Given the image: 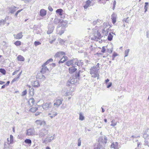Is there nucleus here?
I'll list each match as a JSON object with an SVG mask.
<instances>
[{
  "instance_id": "nucleus-1",
  "label": "nucleus",
  "mask_w": 149,
  "mask_h": 149,
  "mask_svg": "<svg viewBox=\"0 0 149 149\" xmlns=\"http://www.w3.org/2000/svg\"><path fill=\"white\" fill-rule=\"evenodd\" d=\"M48 131L49 128L48 126H45L39 131V137L42 139L46 135L48 134Z\"/></svg>"
},
{
  "instance_id": "nucleus-2",
  "label": "nucleus",
  "mask_w": 149,
  "mask_h": 149,
  "mask_svg": "<svg viewBox=\"0 0 149 149\" xmlns=\"http://www.w3.org/2000/svg\"><path fill=\"white\" fill-rule=\"evenodd\" d=\"M103 29L102 32L105 36H107L108 34V33L109 31V24L108 23L104 22L103 24Z\"/></svg>"
},
{
  "instance_id": "nucleus-3",
  "label": "nucleus",
  "mask_w": 149,
  "mask_h": 149,
  "mask_svg": "<svg viewBox=\"0 0 149 149\" xmlns=\"http://www.w3.org/2000/svg\"><path fill=\"white\" fill-rule=\"evenodd\" d=\"M98 70L92 67L90 69V73L91 74L92 77L94 78L97 77L98 79L99 78V75L98 74Z\"/></svg>"
},
{
  "instance_id": "nucleus-4",
  "label": "nucleus",
  "mask_w": 149,
  "mask_h": 149,
  "mask_svg": "<svg viewBox=\"0 0 149 149\" xmlns=\"http://www.w3.org/2000/svg\"><path fill=\"white\" fill-rule=\"evenodd\" d=\"M82 72L81 70H79L78 72H77L75 74V78L71 79L70 81L72 84H74L76 83L77 81V79H79L80 76V73Z\"/></svg>"
},
{
  "instance_id": "nucleus-5",
  "label": "nucleus",
  "mask_w": 149,
  "mask_h": 149,
  "mask_svg": "<svg viewBox=\"0 0 149 149\" xmlns=\"http://www.w3.org/2000/svg\"><path fill=\"white\" fill-rule=\"evenodd\" d=\"M42 107L44 109L47 110L52 108V103L48 102L45 103H44L42 104Z\"/></svg>"
},
{
  "instance_id": "nucleus-6",
  "label": "nucleus",
  "mask_w": 149,
  "mask_h": 149,
  "mask_svg": "<svg viewBox=\"0 0 149 149\" xmlns=\"http://www.w3.org/2000/svg\"><path fill=\"white\" fill-rule=\"evenodd\" d=\"M101 38V34L98 31L95 32L94 33V37L92 38V40H93L98 41Z\"/></svg>"
},
{
  "instance_id": "nucleus-7",
  "label": "nucleus",
  "mask_w": 149,
  "mask_h": 149,
  "mask_svg": "<svg viewBox=\"0 0 149 149\" xmlns=\"http://www.w3.org/2000/svg\"><path fill=\"white\" fill-rule=\"evenodd\" d=\"M63 101V99L62 98H58L56 100V102L54 104L55 107H58L62 104Z\"/></svg>"
},
{
  "instance_id": "nucleus-8",
  "label": "nucleus",
  "mask_w": 149,
  "mask_h": 149,
  "mask_svg": "<svg viewBox=\"0 0 149 149\" xmlns=\"http://www.w3.org/2000/svg\"><path fill=\"white\" fill-rule=\"evenodd\" d=\"M54 139V137L52 136H50L49 135H47L46 138L43 140L42 143H47L48 142H50L52 141Z\"/></svg>"
},
{
  "instance_id": "nucleus-9",
  "label": "nucleus",
  "mask_w": 149,
  "mask_h": 149,
  "mask_svg": "<svg viewBox=\"0 0 149 149\" xmlns=\"http://www.w3.org/2000/svg\"><path fill=\"white\" fill-rule=\"evenodd\" d=\"M18 8H19L12 5L8 7V10L9 12V13L12 14H13L15 12Z\"/></svg>"
},
{
  "instance_id": "nucleus-10",
  "label": "nucleus",
  "mask_w": 149,
  "mask_h": 149,
  "mask_svg": "<svg viewBox=\"0 0 149 149\" xmlns=\"http://www.w3.org/2000/svg\"><path fill=\"white\" fill-rule=\"evenodd\" d=\"M35 130L33 128L28 129L27 130L26 135L28 136H32L34 135Z\"/></svg>"
},
{
  "instance_id": "nucleus-11",
  "label": "nucleus",
  "mask_w": 149,
  "mask_h": 149,
  "mask_svg": "<svg viewBox=\"0 0 149 149\" xmlns=\"http://www.w3.org/2000/svg\"><path fill=\"white\" fill-rule=\"evenodd\" d=\"M42 73L40 72L38 73L36 75V79H40L42 81H43L45 79V76L42 74Z\"/></svg>"
},
{
  "instance_id": "nucleus-12",
  "label": "nucleus",
  "mask_w": 149,
  "mask_h": 149,
  "mask_svg": "<svg viewBox=\"0 0 149 149\" xmlns=\"http://www.w3.org/2000/svg\"><path fill=\"white\" fill-rule=\"evenodd\" d=\"M34 100L33 98H31L28 101V106L29 107H32L34 104Z\"/></svg>"
},
{
  "instance_id": "nucleus-13",
  "label": "nucleus",
  "mask_w": 149,
  "mask_h": 149,
  "mask_svg": "<svg viewBox=\"0 0 149 149\" xmlns=\"http://www.w3.org/2000/svg\"><path fill=\"white\" fill-rule=\"evenodd\" d=\"M22 34V32H21L17 34H14L13 36L15 38L17 39H19L22 38L23 36V35Z\"/></svg>"
},
{
  "instance_id": "nucleus-14",
  "label": "nucleus",
  "mask_w": 149,
  "mask_h": 149,
  "mask_svg": "<svg viewBox=\"0 0 149 149\" xmlns=\"http://www.w3.org/2000/svg\"><path fill=\"white\" fill-rule=\"evenodd\" d=\"M117 15L114 13H113L111 15V19L112 20V22L113 24H114L116 22V19Z\"/></svg>"
},
{
  "instance_id": "nucleus-15",
  "label": "nucleus",
  "mask_w": 149,
  "mask_h": 149,
  "mask_svg": "<svg viewBox=\"0 0 149 149\" xmlns=\"http://www.w3.org/2000/svg\"><path fill=\"white\" fill-rule=\"evenodd\" d=\"M65 53L63 52L60 51L57 52L55 55L54 57L56 58L57 57H59L61 56L65 55Z\"/></svg>"
},
{
  "instance_id": "nucleus-16",
  "label": "nucleus",
  "mask_w": 149,
  "mask_h": 149,
  "mask_svg": "<svg viewBox=\"0 0 149 149\" xmlns=\"http://www.w3.org/2000/svg\"><path fill=\"white\" fill-rule=\"evenodd\" d=\"M40 83L38 80H36L32 82L33 86L35 88H38L40 86Z\"/></svg>"
},
{
  "instance_id": "nucleus-17",
  "label": "nucleus",
  "mask_w": 149,
  "mask_h": 149,
  "mask_svg": "<svg viewBox=\"0 0 149 149\" xmlns=\"http://www.w3.org/2000/svg\"><path fill=\"white\" fill-rule=\"evenodd\" d=\"M102 23V21L100 19H97V20L94 21L92 24L93 25H100L101 23Z\"/></svg>"
},
{
  "instance_id": "nucleus-18",
  "label": "nucleus",
  "mask_w": 149,
  "mask_h": 149,
  "mask_svg": "<svg viewBox=\"0 0 149 149\" xmlns=\"http://www.w3.org/2000/svg\"><path fill=\"white\" fill-rule=\"evenodd\" d=\"M46 11L44 9H41L40 12V15L42 17H43L45 16L46 15Z\"/></svg>"
},
{
  "instance_id": "nucleus-19",
  "label": "nucleus",
  "mask_w": 149,
  "mask_h": 149,
  "mask_svg": "<svg viewBox=\"0 0 149 149\" xmlns=\"http://www.w3.org/2000/svg\"><path fill=\"white\" fill-rule=\"evenodd\" d=\"M35 123L38 125H44L45 124V122L44 121H42L40 120H37L36 121Z\"/></svg>"
},
{
  "instance_id": "nucleus-20",
  "label": "nucleus",
  "mask_w": 149,
  "mask_h": 149,
  "mask_svg": "<svg viewBox=\"0 0 149 149\" xmlns=\"http://www.w3.org/2000/svg\"><path fill=\"white\" fill-rule=\"evenodd\" d=\"M111 148H113L114 149H118V144L117 142H113L111 145Z\"/></svg>"
},
{
  "instance_id": "nucleus-21",
  "label": "nucleus",
  "mask_w": 149,
  "mask_h": 149,
  "mask_svg": "<svg viewBox=\"0 0 149 149\" xmlns=\"http://www.w3.org/2000/svg\"><path fill=\"white\" fill-rule=\"evenodd\" d=\"M69 70L70 73L72 74L77 70V69L75 68V66H72L69 68Z\"/></svg>"
},
{
  "instance_id": "nucleus-22",
  "label": "nucleus",
  "mask_w": 149,
  "mask_h": 149,
  "mask_svg": "<svg viewBox=\"0 0 149 149\" xmlns=\"http://www.w3.org/2000/svg\"><path fill=\"white\" fill-rule=\"evenodd\" d=\"M68 58L66 56H63L61 58L60 61L58 62L59 63H64L66 61L68 60Z\"/></svg>"
},
{
  "instance_id": "nucleus-23",
  "label": "nucleus",
  "mask_w": 149,
  "mask_h": 149,
  "mask_svg": "<svg viewBox=\"0 0 149 149\" xmlns=\"http://www.w3.org/2000/svg\"><path fill=\"white\" fill-rule=\"evenodd\" d=\"M42 68L40 71V72L44 73L45 72L47 71H48V69L47 66H43V65H42Z\"/></svg>"
},
{
  "instance_id": "nucleus-24",
  "label": "nucleus",
  "mask_w": 149,
  "mask_h": 149,
  "mask_svg": "<svg viewBox=\"0 0 149 149\" xmlns=\"http://www.w3.org/2000/svg\"><path fill=\"white\" fill-rule=\"evenodd\" d=\"M57 113L55 112H51V113H49L48 115L49 117L52 118L55 117L57 115Z\"/></svg>"
},
{
  "instance_id": "nucleus-25",
  "label": "nucleus",
  "mask_w": 149,
  "mask_h": 149,
  "mask_svg": "<svg viewBox=\"0 0 149 149\" xmlns=\"http://www.w3.org/2000/svg\"><path fill=\"white\" fill-rule=\"evenodd\" d=\"M91 3V1L89 0L87 1L86 2V4L84 6V8L85 9L87 8L88 7L90 6Z\"/></svg>"
},
{
  "instance_id": "nucleus-26",
  "label": "nucleus",
  "mask_w": 149,
  "mask_h": 149,
  "mask_svg": "<svg viewBox=\"0 0 149 149\" xmlns=\"http://www.w3.org/2000/svg\"><path fill=\"white\" fill-rule=\"evenodd\" d=\"M63 10L61 9H57L56 10V13L59 14V15L60 16H61L63 15Z\"/></svg>"
},
{
  "instance_id": "nucleus-27",
  "label": "nucleus",
  "mask_w": 149,
  "mask_h": 149,
  "mask_svg": "<svg viewBox=\"0 0 149 149\" xmlns=\"http://www.w3.org/2000/svg\"><path fill=\"white\" fill-rule=\"evenodd\" d=\"M56 40V38L54 36H52L51 38L49 39V42L50 44H52Z\"/></svg>"
},
{
  "instance_id": "nucleus-28",
  "label": "nucleus",
  "mask_w": 149,
  "mask_h": 149,
  "mask_svg": "<svg viewBox=\"0 0 149 149\" xmlns=\"http://www.w3.org/2000/svg\"><path fill=\"white\" fill-rule=\"evenodd\" d=\"M60 19L57 18H55L54 21V23L55 24H57L58 23L60 22L61 23L62 22V20L61 21Z\"/></svg>"
},
{
  "instance_id": "nucleus-29",
  "label": "nucleus",
  "mask_w": 149,
  "mask_h": 149,
  "mask_svg": "<svg viewBox=\"0 0 149 149\" xmlns=\"http://www.w3.org/2000/svg\"><path fill=\"white\" fill-rule=\"evenodd\" d=\"M111 33H112L113 34H114L115 35V34H114L113 33L111 32V33H109L108 36L107 37V39L109 41H111L113 39V35L111 34Z\"/></svg>"
},
{
  "instance_id": "nucleus-30",
  "label": "nucleus",
  "mask_w": 149,
  "mask_h": 149,
  "mask_svg": "<svg viewBox=\"0 0 149 149\" xmlns=\"http://www.w3.org/2000/svg\"><path fill=\"white\" fill-rule=\"evenodd\" d=\"M24 142L26 144L29 145V146L31 145L32 143L31 140L30 139H26L24 140Z\"/></svg>"
},
{
  "instance_id": "nucleus-31",
  "label": "nucleus",
  "mask_w": 149,
  "mask_h": 149,
  "mask_svg": "<svg viewBox=\"0 0 149 149\" xmlns=\"http://www.w3.org/2000/svg\"><path fill=\"white\" fill-rule=\"evenodd\" d=\"M17 58L18 61H24V58L23 56L20 55L18 56Z\"/></svg>"
},
{
  "instance_id": "nucleus-32",
  "label": "nucleus",
  "mask_w": 149,
  "mask_h": 149,
  "mask_svg": "<svg viewBox=\"0 0 149 149\" xmlns=\"http://www.w3.org/2000/svg\"><path fill=\"white\" fill-rule=\"evenodd\" d=\"M72 64L73 66L74 65H77L78 60L77 58H74L72 60Z\"/></svg>"
},
{
  "instance_id": "nucleus-33",
  "label": "nucleus",
  "mask_w": 149,
  "mask_h": 149,
  "mask_svg": "<svg viewBox=\"0 0 149 149\" xmlns=\"http://www.w3.org/2000/svg\"><path fill=\"white\" fill-rule=\"evenodd\" d=\"M145 4L144 9H145L144 13H145L147 11L148 7V2H146Z\"/></svg>"
},
{
  "instance_id": "nucleus-34",
  "label": "nucleus",
  "mask_w": 149,
  "mask_h": 149,
  "mask_svg": "<svg viewBox=\"0 0 149 149\" xmlns=\"http://www.w3.org/2000/svg\"><path fill=\"white\" fill-rule=\"evenodd\" d=\"M65 65H66L68 66H69L70 65H72V66L73 65L72 64V60H69L67 61L65 63Z\"/></svg>"
},
{
  "instance_id": "nucleus-35",
  "label": "nucleus",
  "mask_w": 149,
  "mask_h": 149,
  "mask_svg": "<svg viewBox=\"0 0 149 149\" xmlns=\"http://www.w3.org/2000/svg\"><path fill=\"white\" fill-rule=\"evenodd\" d=\"M38 109V108L36 107L31 108L30 110L29 111L30 112H34Z\"/></svg>"
},
{
  "instance_id": "nucleus-36",
  "label": "nucleus",
  "mask_w": 149,
  "mask_h": 149,
  "mask_svg": "<svg viewBox=\"0 0 149 149\" xmlns=\"http://www.w3.org/2000/svg\"><path fill=\"white\" fill-rule=\"evenodd\" d=\"M83 65V62L81 60L78 61V60L77 65L79 66H81Z\"/></svg>"
},
{
  "instance_id": "nucleus-37",
  "label": "nucleus",
  "mask_w": 149,
  "mask_h": 149,
  "mask_svg": "<svg viewBox=\"0 0 149 149\" xmlns=\"http://www.w3.org/2000/svg\"><path fill=\"white\" fill-rule=\"evenodd\" d=\"M145 144L146 145H147L149 146V137L148 138L145 139Z\"/></svg>"
},
{
  "instance_id": "nucleus-38",
  "label": "nucleus",
  "mask_w": 149,
  "mask_h": 149,
  "mask_svg": "<svg viewBox=\"0 0 149 149\" xmlns=\"http://www.w3.org/2000/svg\"><path fill=\"white\" fill-rule=\"evenodd\" d=\"M58 40L60 43L61 45L64 44V43L65 42V41H64V40L63 39H62L61 38H58Z\"/></svg>"
},
{
  "instance_id": "nucleus-39",
  "label": "nucleus",
  "mask_w": 149,
  "mask_h": 149,
  "mask_svg": "<svg viewBox=\"0 0 149 149\" xmlns=\"http://www.w3.org/2000/svg\"><path fill=\"white\" fill-rule=\"evenodd\" d=\"M130 50L129 49H126L125 50V57L127 56Z\"/></svg>"
},
{
  "instance_id": "nucleus-40",
  "label": "nucleus",
  "mask_w": 149,
  "mask_h": 149,
  "mask_svg": "<svg viewBox=\"0 0 149 149\" xmlns=\"http://www.w3.org/2000/svg\"><path fill=\"white\" fill-rule=\"evenodd\" d=\"M84 119V116L81 114H79V119L81 120H83Z\"/></svg>"
},
{
  "instance_id": "nucleus-41",
  "label": "nucleus",
  "mask_w": 149,
  "mask_h": 149,
  "mask_svg": "<svg viewBox=\"0 0 149 149\" xmlns=\"http://www.w3.org/2000/svg\"><path fill=\"white\" fill-rule=\"evenodd\" d=\"M0 72L4 75L6 73V70L3 68H0Z\"/></svg>"
},
{
  "instance_id": "nucleus-42",
  "label": "nucleus",
  "mask_w": 149,
  "mask_h": 149,
  "mask_svg": "<svg viewBox=\"0 0 149 149\" xmlns=\"http://www.w3.org/2000/svg\"><path fill=\"white\" fill-rule=\"evenodd\" d=\"M63 29H64L63 28H61V29L59 31L58 34L60 35L61 36V35H62V34L64 33V31Z\"/></svg>"
},
{
  "instance_id": "nucleus-43",
  "label": "nucleus",
  "mask_w": 149,
  "mask_h": 149,
  "mask_svg": "<svg viewBox=\"0 0 149 149\" xmlns=\"http://www.w3.org/2000/svg\"><path fill=\"white\" fill-rule=\"evenodd\" d=\"M14 44L16 46H19L21 45V42L19 41H17L14 43Z\"/></svg>"
},
{
  "instance_id": "nucleus-44",
  "label": "nucleus",
  "mask_w": 149,
  "mask_h": 149,
  "mask_svg": "<svg viewBox=\"0 0 149 149\" xmlns=\"http://www.w3.org/2000/svg\"><path fill=\"white\" fill-rule=\"evenodd\" d=\"M149 136V135L148 134H147L146 133H145L143 134V137L145 138V139L148 138Z\"/></svg>"
},
{
  "instance_id": "nucleus-45",
  "label": "nucleus",
  "mask_w": 149,
  "mask_h": 149,
  "mask_svg": "<svg viewBox=\"0 0 149 149\" xmlns=\"http://www.w3.org/2000/svg\"><path fill=\"white\" fill-rule=\"evenodd\" d=\"M123 22H125L126 23H128L129 21V17H127L126 18H124L123 20Z\"/></svg>"
},
{
  "instance_id": "nucleus-46",
  "label": "nucleus",
  "mask_w": 149,
  "mask_h": 149,
  "mask_svg": "<svg viewBox=\"0 0 149 149\" xmlns=\"http://www.w3.org/2000/svg\"><path fill=\"white\" fill-rule=\"evenodd\" d=\"M41 44V43L39 41H36L34 42V44L36 47L38 45H40Z\"/></svg>"
},
{
  "instance_id": "nucleus-47",
  "label": "nucleus",
  "mask_w": 149,
  "mask_h": 149,
  "mask_svg": "<svg viewBox=\"0 0 149 149\" xmlns=\"http://www.w3.org/2000/svg\"><path fill=\"white\" fill-rule=\"evenodd\" d=\"M6 20L3 19H1L0 20V26L1 25H4L5 24Z\"/></svg>"
},
{
  "instance_id": "nucleus-48",
  "label": "nucleus",
  "mask_w": 149,
  "mask_h": 149,
  "mask_svg": "<svg viewBox=\"0 0 149 149\" xmlns=\"http://www.w3.org/2000/svg\"><path fill=\"white\" fill-rule=\"evenodd\" d=\"M116 1H114L113 3V6L112 7V9L114 10L115 8L116 5Z\"/></svg>"
},
{
  "instance_id": "nucleus-49",
  "label": "nucleus",
  "mask_w": 149,
  "mask_h": 149,
  "mask_svg": "<svg viewBox=\"0 0 149 149\" xmlns=\"http://www.w3.org/2000/svg\"><path fill=\"white\" fill-rule=\"evenodd\" d=\"M53 31V29H48L47 32V33L48 34H50L52 33Z\"/></svg>"
},
{
  "instance_id": "nucleus-50",
  "label": "nucleus",
  "mask_w": 149,
  "mask_h": 149,
  "mask_svg": "<svg viewBox=\"0 0 149 149\" xmlns=\"http://www.w3.org/2000/svg\"><path fill=\"white\" fill-rule=\"evenodd\" d=\"M13 136L11 135H10V143H11L13 141Z\"/></svg>"
},
{
  "instance_id": "nucleus-51",
  "label": "nucleus",
  "mask_w": 149,
  "mask_h": 149,
  "mask_svg": "<svg viewBox=\"0 0 149 149\" xmlns=\"http://www.w3.org/2000/svg\"><path fill=\"white\" fill-rule=\"evenodd\" d=\"M27 93V91L26 90L25 91H24L22 93V96H24L26 95Z\"/></svg>"
},
{
  "instance_id": "nucleus-52",
  "label": "nucleus",
  "mask_w": 149,
  "mask_h": 149,
  "mask_svg": "<svg viewBox=\"0 0 149 149\" xmlns=\"http://www.w3.org/2000/svg\"><path fill=\"white\" fill-rule=\"evenodd\" d=\"M107 52L109 54L111 53L112 52V48L111 49H108Z\"/></svg>"
},
{
  "instance_id": "nucleus-53",
  "label": "nucleus",
  "mask_w": 149,
  "mask_h": 149,
  "mask_svg": "<svg viewBox=\"0 0 149 149\" xmlns=\"http://www.w3.org/2000/svg\"><path fill=\"white\" fill-rule=\"evenodd\" d=\"M106 51V49L105 46H103L102 47V49L101 51V52L104 53Z\"/></svg>"
},
{
  "instance_id": "nucleus-54",
  "label": "nucleus",
  "mask_w": 149,
  "mask_h": 149,
  "mask_svg": "<svg viewBox=\"0 0 149 149\" xmlns=\"http://www.w3.org/2000/svg\"><path fill=\"white\" fill-rule=\"evenodd\" d=\"M81 140L80 138H79L78 140V146H80L81 145Z\"/></svg>"
},
{
  "instance_id": "nucleus-55",
  "label": "nucleus",
  "mask_w": 149,
  "mask_h": 149,
  "mask_svg": "<svg viewBox=\"0 0 149 149\" xmlns=\"http://www.w3.org/2000/svg\"><path fill=\"white\" fill-rule=\"evenodd\" d=\"M72 84V82H71V81H68L67 82V85L68 86H71V84Z\"/></svg>"
},
{
  "instance_id": "nucleus-56",
  "label": "nucleus",
  "mask_w": 149,
  "mask_h": 149,
  "mask_svg": "<svg viewBox=\"0 0 149 149\" xmlns=\"http://www.w3.org/2000/svg\"><path fill=\"white\" fill-rule=\"evenodd\" d=\"M48 9L49 10V11H50L51 12H52L53 10V9L50 6H49L48 7Z\"/></svg>"
},
{
  "instance_id": "nucleus-57",
  "label": "nucleus",
  "mask_w": 149,
  "mask_h": 149,
  "mask_svg": "<svg viewBox=\"0 0 149 149\" xmlns=\"http://www.w3.org/2000/svg\"><path fill=\"white\" fill-rule=\"evenodd\" d=\"M112 85V83L111 82H109L108 84V85L107 86V88H110Z\"/></svg>"
},
{
  "instance_id": "nucleus-58",
  "label": "nucleus",
  "mask_w": 149,
  "mask_h": 149,
  "mask_svg": "<svg viewBox=\"0 0 149 149\" xmlns=\"http://www.w3.org/2000/svg\"><path fill=\"white\" fill-rule=\"evenodd\" d=\"M93 67L94 68H95L98 70H99V69L100 68L99 66H98L97 65L95 66H93Z\"/></svg>"
},
{
  "instance_id": "nucleus-59",
  "label": "nucleus",
  "mask_w": 149,
  "mask_h": 149,
  "mask_svg": "<svg viewBox=\"0 0 149 149\" xmlns=\"http://www.w3.org/2000/svg\"><path fill=\"white\" fill-rule=\"evenodd\" d=\"M50 62H49V60H48L45 63H44L43 64V66H45L47 65Z\"/></svg>"
},
{
  "instance_id": "nucleus-60",
  "label": "nucleus",
  "mask_w": 149,
  "mask_h": 149,
  "mask_svg": "<svg viewBox=\"0 0 149 149\" xmlns=\"http://www.w3.org/2000/svg\"><path fill=\"white\" fill-rule=\"evenodd\" d=\"M117 124V122L115 123H112L110 125L111 126H112L113 127H114Z\"/></svg>"
},
{
  "instance_id": "nucleus-61",
  "label": "nucleus",
  "mask_w": 149,
  "mask_h": 149,
  "mask_svg": "<svg viewBox=\"0 0 149 149\" xmlns=\"http://www.w3.org/2000/svg\"><path fill=\"white\" fill-rule=\"evenodd\" d=\"M19 71V70L15 71L12 73V75H15V74H16Z\"/></svg>"
},
{
  "instance_id": "nucleus-62",
  "label": "nucleus",
  "mask_w": 149,
  "mask_h": 149,
  "mask_svg": "<svg viewBox=\"0 0 149 149\" xmlns=\"http://www.w3.org/2000/svg\"><path fill=\"white\" fill-rule=\"evenodd\" d=\"M118 56V54L117 53H116V52H114L112 56H113V57H116V56Z\"/></svg>"
},
{
  "instance_id": "nucleus-63",
  "label": "nucleus",
  "mask_w": 149,
  "mask_h": 149,
  "mask_svg": "<svg viewBox=\"0 0 149 149\" xmlns=\"http://www.w3.org/2000/svg\"><path fill=\"white\" fill-rule=\"evenodd\" d=\"M65 95L66 96H69L70 95H71V92H66L65 93Z\"/></svg>"
},
{
  "instance_id": "nucleus-64",
  "label": "nucleus",
  "mask_w": 149,
  "mask_h": 149,
  "mask_svg": "<svg viewBox=\"0 0 149 149\" xmlns=\"http://www.w3.org/2000/svg\"><path fill=\"white\" fill-rule=\"evenodd\" d=\"M94 149H101V147L100 146H97Z\"/></svg>"
}]
</instances>
